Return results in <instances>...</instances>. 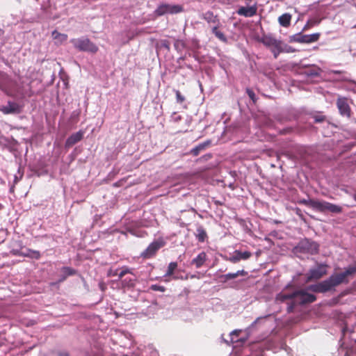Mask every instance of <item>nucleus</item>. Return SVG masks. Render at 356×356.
<instances>
[{"label":"nucleus","mask_w":356,"mask_h":356,"mask_svg":"<svg viewBox=\"0 0 356 356\" xmlns=\"http://www.w3.org/2000/svg\"><path fill=\"white\" fill-rule=\"evenodd\" d=\"M4 34V31L0 28V36H2Z\"/></svg>","instance_id":"obj_45"},{"label":"nucleus","mask_w":356,"mask_h":356,"mask_svg":"<svg viewBox=\"0 0 356 356\" xmlns=\"http://www.w3.org/2000/svg\"><path fill=\"white\" fill-rule=\"evenodd\" d=\"M63 271L65 274V276L62 279V280H64L67 276L74 275L76 273V271L74 269L70 267H63Z\"/></svg>","instance_id":"obj_29"},{"label":"nucleus","mask_w":356,"mask_h":356,"mask_svg":"<svg viewBox=\"0 0 356 356\" xmlns=\"http://www.w3.org/2000/svg\"><path fill=\"white\" fill-rule=\"evenodd\" d=\"M204 19L209 24H213L215 26L220 25V21L217 15H215L213 12L207 11L202 15Z\"/></svg>","instance_id":"obj_16"},{"label":"nucleus","mask_w":356,"mask_h":356,"mask_svg":"<svg viewBox=\"0 0 356 356\" xmlns=\"http://www.w3.org/2000/svg\"><path fill=\"white\" fill-rule=\"evenodd\" d=\"M248 273L244 270H238L236 273H229L227 274L223 275L222 277L225 279V281L233 280L236 278L238 276H246Z\"/></svg>","instance_id":"obj_23"},{"label":"nucleus","mask_w":356,"mask_h":356,"mask_svg":"<svg viewBox=\"0 0 356 356\" xmlns=\"http://www.w3.org/2000/svg\"><path fill=\"white\" fill-rule=\"evenodd\" d=\"M327 266L326 264H319L317 265L316 268L310 269L307 275V281L310 282L321 278L323 275L327 274Z\"/></svg>","instance_id":"obj_9"},{"label":"nucleus","mask_w":356,"mask_h":356,"mask_svg":"<svg viewBox=\"0 0 356 356\" xmlns=\"http://www.w3.org/2000/svg\"><path fill=\"white\" fill-rule=\"evenodd\" d=\"M236 254L239 255L241 260L248 259L252 256V253L249 251L241 252L240 250H236Z\"/></svg>","instance_id":"obj_28"},{"label":"nucleus","mask_w":356,"mask_h":356,"mask_svg":"<svg viewBox=\"0 0 356 356\" xmlns=\"http://www.w3.org/2000/svg\"><path fill=\"white\" fill-rule=\"evenodd\" d=\"M314 119L315 122H323L326 120V117L321 114H316L314 115Z\"/></svg>","instance_id":"obj_36"},{"label":"nucleus","mask_w":356,"mask_h":356,"mask_svg":"<svg viewBox=\"0 0 356 356\" xmlns=\"http://www.w3.org/2000/svg\"><path fill=\"white\" fill-rule=\"evenodd\" d=\"M318 22L315 20L309 19L307 21V24L304 26L302 31H305L310 29L311 27L314 26Z\"/></svg>","instance_id":"obj_32"},{"label":"nucleus","mask_w":356,"mask_h":356,"mask_svg":"<svg viewBox=\"0 0 356 356\" xmlns=\"http://www.w3.org/2000/svg\"><path fill=\"white\" fill-rule=\"evenodd\" d=\"M246 93L248 94V97L252 100L254 103L256 102V95L254 91L250 88L246 89Z\"/></svg>","instance_id":"obj_35"},{"label":"nucleus","mask_w":356,"mask_h":356,"mask_svg":"<svg viewBox=\"0 0 356 356\" xmlns=\"http://www.w3.org/2000/svg\"><path fill=\"white\" fill-rule=\"evenodd\" d=\"M320 38V33H313L311 35H302L300 33L293 35L291 41L298 42V43H312L318 40Z\"/></svg>","instance_id":"obj_10"},{"label":"nucleus","mask_w":356,"mask_h":356,"mask_svg":"<svg viewBox=\"0 0 356 356\" xmlns=\"http://www.w3.org/2000/svg\"><path fill=\"white\" fill-rule=\"evenodd\" d=\"M219 25L214 26L212 29V33L215 35V36L221 42L224 43L227 42V38L225 35L220 31L218 30Z\"/></svg>","instance_id":"obj_24"},{"label":"nucleus","mask_w":356,"mask_h":356,"mask_svg":"<svg viewBox=\"0 0 356 356\" xmlns=\"http://www.w3.org/2000/svg\"><path fill=\"white\" fill-rule=\"evenodd\" d=\"M132 273L131 270L127 266H124L122 268V270L118 273V277L120 279L122 278L126 274Z\"/></svg>","instance_id":"obj_31"},{"label":"nucleus","mask_w":356,"mask_h":356,"mask_svg":"<svg viewBox=\"0 0 356 356\" xmlns=\"http://www.w3.org/2000/svg\"><path fill=\"white\" fill-rule=\"evenodd\" d=\"M291 15L289 13H284L278 17L280 24L283 27H289L291 24Z\"/></svg>","instance_id":"obj_21"},{"label":"nucleus","mask_w":356,"mask_h":356,"mask_svg":"<svg viewBox=\"0 0 356 356\" xmlns=\"http://www.w3.org/2000/svg\"><path fill=\"white\" fill-rule=\"evenodd\" d=\"M207 259V254L204 252H202L192 260L191 264L195 265L197 268H199L204 265Z\"/></svg>","instance_id":"obj_17"},{"label":"nucleus","mask_w":356,"mask_h":356,"mask_svg":"<svg viewBox=\"0 0 356 356\" xmlns=\"http://www.w3.org/2000/svg\"><path fill=\"white\" fill-rule=\"evenodd\" d=\"M24 252L26 254H28L27 256H25L26 257H30V258H33L35 259H39L41 257L40 252L38 250L27 249L26 252Z\"/></svg>","instance_id":"obj_26"},{"label":"nucleus","mask_w":356,"mask_h":356,"mask_svg":"<svg viewBox=\"0 0 356 356\" xmlns=\"http://www.w3.org/2000/svg\"><path fill=\"white\" fill-rule=\"evenodd\" d=\"M11 253L15 256H27L28 254H26L24 252L19 250H15L13 249L11 251Z\"/></svg>","instance_id":"obj_38"},{"label":"nucleus","mask_w":356,"mask_h":356,"mask_svg":"<svg viewBox=\"0 0 356 356\" xmlns=\"http://www.w3.org/2000/svg\"><path fill=\"white\" fill-rule=\"evenodd\" d=\"M336 105L340 115L348 118L351 117L352 111L349 105V99L347 97L339 96L336 102Z\"/></svg>","instance_id":"obj_7"},{"label":"nucleus","mask_w":356,"mask_h":356,"mask_svg":"<svg viewBox=\"0 0 356 356\" xmlns=\"http://www.w3.org/2000/svg\"><path fill=\"white\" fill-rule=\"evenodd\" d=\"M150 289L154 291H161V292H165V287L163 286H159L157 284H152L150 286Z\"/></svg>","instance_id":"obj_33"},{"label":"nucleus","mask_w":356,"mask_h":356,"mask_svg":"<svg viewBox=\"0 0 356 356\" xmlns=\"http://www.w3.org/2000/svg\"><path fill=\"white\" fill-rule=\"evenodd\" d=\"M260 42L270 49L275 58H277L280 54L282 53V41L278 40L270 35H264L261 38Z\"/></svg>","instance_id":"obj_4"},{"label":"nucleus","mask_w":356,"mask_h":356,"mask_svg":"<svg viewBox=\"0 0 356 356\" xmlns=\"http://www.w3.org/2000/svg\"><path fill=\"white\" fill-rule=\"evenodd\" d=\"M293 307H294V305H291L290 306L288 307V312H291L293 309Z\"/></svg>","instance_id":"obj_44"},{"label":"nucleus","mask_w":356,"mask_h":356,"mask_svg":"<svg viewBox=\"0 0 356 356\" xmlns=\"http://www.w3.org/2000/svg\"><path fill=\"white\" fill-rule=\"evenodd\" d=\"M177 268V262H170L168 264V270L166 273L165 274L164 277H170L174 274L175 270Z\"/></svg>","instance_id":"obj_27"},{"label":"nucleus","mask_w":356,"mask_h":356,"mask_svg":"<svg viewBox=\"0 0 356 356\" xmlns=\"http://www.w3.org/2000/svg\"><path fill=\"white\" fill-rule=\"evenodd\" d=\"M101 289L104 290V286L102 284H101Z\"/></svg>","instance_id":"obj_47"},{"label":"nucleus","mask_w":356,"mask_h":356,"mask_svg":"<svg viewBox=\"0 0 356 356\" xmlns=\"http://www.w3.org/2000/svg\"><path fill=\"white\" fill-rule=\"evenodd\" d=\"M356 273V264L350 266L343 272L332 274L328 279L308 286L307 289L314 293H325L340 284L349 283L348 277Z\"/></svg>","instance_id":"obj_1"},{"label":"nucleus","mask_w":356,"mask_h":356,"mask_svg":"<svg viewBox=\"0 0 356 356\" xmlns=\"http://www.w3.org/2000/svg\"><path fill=\"white\" fill-rule=\"evenodd\" d=\"M0 89L8 95H14L17 91V84L6 73L0 72Z\"/></svg>","instance_id":"obj_3"},{"label":"nucleus","mask_w":356,"mask_h":356,"mask_svg":"<svg viewBox=\"0 0 356 356\" xmlns=\"http://www.w3.org/2000/svg\"><path fill=\"white\" fill-rule=\"evenodd\" d=\"M0 111L4 114L17 113L19 112V108L17 104L8 102L6 106L0 108Z\"/></svg>","instance_id":"obj_15"},{"label":"nucleus","mask_w":356,"mask_h":356,"mask_svg":"<svg viewBox=\"0 0 356 356\" xmlns=\"http://www.w3.org/2000/svg\"><path fill=\"white\" fill-rule=\"evenodd\" d=\"M177 102L182 104L185 101V97L181 95L179 90H175Z\"/></svg>","instance_id":"obj_34"},{"label":"nucleus","mask_w":356,"mask_h":356,"mask_svg":"<svg viewBox=\"0 0 356 356\" xmlns=\"http://www.w3.org/2000/svg\"><path fill=\"white\" fill-rule=\"evenodd\" d=\"M184 7L178 4L161 3L154 10V15L161 17L166 14L175 15L182 13Z\"/></svg>","instance_id":"obj_5"},{"label":"nucleus","mask_w":356,"mask_h":356,"mask_svg":"<svg viewBox=\"0 0 356 356\" xmlns=\"http://www.w3.org/2000/svg\"><path fill=\"white\" fill-rule=\"evenodd\" d=\"M83 138V134L81 132H76L71 135L65 142L66 147H72L78 142H79Z\"/></svg>","instance_id":"obj_18"},{"label":"nucleus","mask_w":356,"mask_h":356,"mask_svg":"<svg viewBox=\"0 0 356 356\" xmlns=\"http://www.w3.org/2000/svg\"><path fill=\"white\" fill-rule=\"evenodd\" d=\"M162 45L167 48L168 49H169L170 47H169V42L168 40H163L162 41Z\"/></svg>","instance_id":"obj_39"},{"label":"nucleus","mask_w":356,"mask_h":356,"mask_svg":"<svg viewBox=\"0 0 356 356\" xmlns=\"http://www.w3.org/2000/svg\"><path fill=\"white\" fill-rule=\"evenodd\" d=\"M257 12V7L256 5L245 7L241 6L237 10L238 15L241 16H244L245 17H251L254 16Z\"/></svg>","instance_id":"obj_14"},{"label":"nucleus","mask_w":356,"mask_h":356,"mask_svg":"<svg viewBox=\"0 0 356 356\" xmlns=\"http://www.w3.org/2000/svg\"><path fill=\"white\" fill-rule=\"evenodd\" d=\"M118 270H115L113 273H108V275H113V276H115V275H118Z\"/></svg>","instance_id":"obj_42"},{"label":"nucleus","mask_w":356,"mask_h":356,"mask_svg":"<svg viewBox=\"0 0 356 356\" xmlns=\"http://www.w3.org/2000/svg\"><path fill=\"white\" fill-rule=\"evenodd\" d=\"M3 209V205L0 203V210Z\"/></svg>","instance_id":"obj_46"},{"label":"nucleus","mask_w":356,"mask_h":356,"mask_svg":"<svg viewBox=\"0 0 356 356\" xmlns=\"http://www.w3.org/2000/svg\"><path fill=\"white\" fill-rule=\"evenodd\" d=\"M282 52H286V53H291V52H295V49H293L291 47L288 46L287 44H284L283 42V46H282Z\"/></svg>","instance_id":"obj_37"},{"label":"nucleus","mask_w":356,"mask_h":356,"mask_svg":"<svg viewBox=\"0 0 356 356\" xmlns=\"http://www.w3.org/2000/svg\"><path fill=\"white\" fill-rule=\"evenodd\" d=\"M296 300L301 305L314 302L316 300V297L311 293H308L305 290L294 291Z\"/></svg>","instance_id":"obj_11"},{"label":"nucleus","mask_w":356,"mask_h":356,"mask_svg":"<svg viewBox=\"0 0 356 356\" xmlns=\"http://www.w3.org/2000/svg\"><path fill=\"white\" fill-rule=\"evenodd\" d=\"M195 235L197 240L200 243L204 242L206 241V239L208 238V236H207L205 229L201 225L197 227V228L196 229V233L195 234Z\"/></svg>","instance_id":"obj_19"},{"label":"nucleus","mask_w":356,"mask_h":356,"mask_svg":"<svg viewBox=\"0 0 356 356\" xmlns=\"http://www.w3.org/2000/svg\"><path fill=\"white\" fill-rule=\"evenodd\" d=\"M53 38L56 40V44H60L67 40V35L65 33H60L57 31H54L51 33Z\"/></svg>","instance_id":"obj_22"},{"label":"nucleus","mask_w":356,"mask_h":356,"mask_svg":"<svg viewBox=\"0 0 356 356\" xmlns=\"http://www.w3.org/2000/svg\"><path fill=\"white\" fill-rule=\"evenodd\" d=\"M227 260L233 264H236L241 261L239 255L236 254V250L234 252V255L227 258Z\"/></svg>","instance_id":"obj_30"},{"label":"nucleus","mask_w":356,"mask_h":356,"mask_svg":"<svg viewBox=\"0 0 356 356\" xmlns=\"http://www.w3.org/2000/svg\"><path fill=\"white\" fill-rule=\"evenodd\" d=\"M58 356H69L67 352H61L58 354Z\"/></svg>","instance_id":"obj_43"},{"label":"nucleus","mask_w":356,"mask_h":356,"mask_svg":"<svg viewBox=\"0 0 356 356\" xmlns=\"http://www.w3.org/2000/svg\"><path fill=\"white\" fill-rule=\"evenodd\" d=\"M240 332H241L240 330H234L232 332L231 335L232 336L236 335V337H238L239 335Z\"/></svg>","instance_id":"obj_40"},{"label":"nucleus","mask_w":356,"mask_h":356,"mask_svg":"<svg viewBox=\"0 0 356 356\" xmlns=\"http://www.w3.org/2000/svg\"><path fill=\"white\" fill-rule=\"evenodd\" d=\"M298 248L302 252L316 254L318 252L319 245L316 242L306 238L299 243Z\"/></svg>","instance_id":"obj_8"},{"label":"nucleus","mask_w":356,"mask_h":356,"mask_svg":"<svg viewBox=\"0 0 356 356\" xmlns=\"http://www.w3.org/2000/svg\"><path fill=\"white\" fill-rule=\"evenodd\" d=\"M318 211L320 212L329 211L333 213H340L342 212L343 209L342 207L339 205L325 201H320Z\"/></svg>","instance_id":"obj_12"},{"label":"nucleus","mask_w":356,"mask_h":356,"mask_svg":"<svg viewBox=\"0 0 356 356\" xmlns=\"http://www.w3.org/2000/svg\"><path fill=\"white\" fill-rule=\"evenodd\" d=\"M181 115H177L174 118V121L175 122H179L181 120Z\"/></svg>","instance_id":"obj_41"},{"label":"nucleus","mask_w":356,"mask_h":356,"mask_svg":"<svg viewBox=\"0 0 356 356\" xmlns=\"http://www.w3.org/2000/svg\"><path fill=\"white\" fill-rule=\"evenodd\" d=\"M319 202L320 201H318V200H312V199H309V200L303 199V200H300L299 203L301 204L307 206V207H310L318 211V206H319Z\"/></svg>","instance_id":"obj_25"},{"label":"nucleus","mask_w":356,"mask_h":356,"mask_svg":"<svg viewBox=\"0 0 356 356\" xmlns=\"http://www.w3.org/2000/svg\"><path fill=\"white\" fill-rule=\"evenodd\" d=\"M165 245V242L162 238H159L151 243L148 247L140 254V257L148 259L154 257L158 250Z\"/></svg>","instance_id":"obj_6"},{"label":"nucleus","mask_w":356,"mask_h":356,"mask_svg":"<svg viewBox=\"0 0 356 356\" xmlns=\"http://www.w3.org/2000/svg\"><path fill=\"white\" fill-rule=\"evenodd\" d=\"M291 287H292V286L289 284L280 293H279L275 297V302L277 303H282L287 300L296 298V295H293L294 291L291 293L287 292V290Z\"/></svg>","instance_id":"obj_13"},{"label":"nucleus","mask_w":356,"mask_h":356,"mask_svg":"<svg viewBox=\"0 0 356 356\" xmlns=\"http://www.w3.org/2000/svg\"><path fill=\"white\" fill-rule=\"evenodd\" d=\"M71 43L80 51L95 54L99 50L98 47L87 38L72 39Z\"/></svg>","instance_id":"obj_2"},{"label":"nucleus","mask_w":356,"mask_h":356,"mask_svg":"<svg viewBox=\"0 0 356 356\" xmlns=\"http://www.w3.org/2000/svg\"><path fill=\"white\" fill-rule=\"evenodd\" d=\"M211 144L210 140L205 141L193 148L190 153L194 156H198L200 152L204 150Z\"/></svg>","instance_id":"obj_20"}]
</instances>
